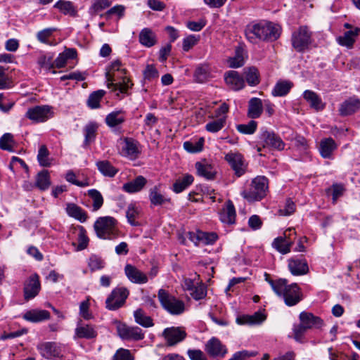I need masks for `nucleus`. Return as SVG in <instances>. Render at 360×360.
Listing matches in <instances>:
<instances>
[{
  "mask_svg": "<svg viewBox=\"0 0 360 360\" xmlns=\"http://www.w3.org/2000/svg\"><path fill=\"white\" fill-rule=\"evenodd\" d=\"M206 352L213 358L224 357L227 353L226 347L217 338H212L205 346Z\"/></svg>",
  "mask_w": 360,
  "mask_h": 360,
  "instance_id": "obj_17",
  "label": "nucleus"
},
{
  "mask_svg": "<svg viewBox=\"0 0 360 360\" xmlns=\"http://www.w3.org/2000/svg\"><path fill=\"white\" fill-rule=\"evenodd\" d=\"M224 79L226 84L234 91H239L245 86L244 78L237 71H229L225 74Z\"/></svg>",
  "mask_w": 360,
  "mask_h": 360,
  "instance_id": "obj_21",
  "label": "nucleus"
},
{
  "mask_svg": "<svg viewBox=\"0 0 360 360\" xmlns=\"http://www.w3.org/2000/svg\"><path fill=\"white\" fill-rule=\"evenodd\" d=\"M96 165L98 171L105 176L114 177L118 172V169L108 160L98 161Z\"/></svg>",
  "mask_w": 360,
  "mask_h": 360,
  "instance_id": "obj_41",
  "label": "nucleus"
},
{
  "mask_svg": "<svg viewBox=\"0 0 360 360\" xmlns=\"http://www.w3.org/2000/svg\"><path fill=\"white\" fill-rule=\"evenodd\" d=\"M257 123L251 120L248 124H240L236 126L237 130L244 134H252L257 129Z\"/></svg>",
  "mask_w": 360,
  "mask_h": 360,
  "instance_id": "obj_55",
  "label": "nucleus"
},
{
  "mask_svg": "<svg viewBox=\"0 0 360 360\" xmlns=\"http://www.w3.org/2000/svg\"><path fill=\"white\" fill-rule=\"evenodd\" d=\"M204 139L200 138L198 141H186L184 143V148L189 153H198L200 152L203 148Z\"/></svg>",
  "mask_w": 360,
  "mask_h": 360,
  "instance_id": "obj_51",
  "label": "nucleus"
},
{
  "mask_svg": "<svg viewBox=\"0 0 360 360\" xmlns=\"http://www.w3.org/2000/svg\"><path fill=\"white\" fill-rule=\"evenodd\" d=\"M195 167L197 170V174L200 176L204 177L207 180L214 179L217 172L210 164L197 162Z\"/></svg>",
  "mask_w": 360,
  "mask_h": 360,
  "instance_id": "obj_33",
  "label": "nucleus"
},
{
  "mask_svg": "<svg viewBox=\"0 0 360 360\" xmlns=\"http://www.w3.org/2000/svg\"><path fill=\"white\" fill-rule=\"evenodd\" d=\"M40 354L46 359H62L63 347L55 342L39 343L37 347Z\"/></svg>",
  "mask_w": 360,
  "mask_h": 360,
  "instance_id": "obj_11",
  "label": "nucleus"
},
{
  "mask_svg": "<svg viewBox=\"0 0 360 360\" xmlns=\"http://www.w3.org/2000/svg\"><path fill=\"white\" fill-rule=\"evenodd\" d=\"M88 266L91 272L101 270L104 268L105 262L101 257L96 255H92L89 258Z\"/></svg>",
  "mask_w": 360,
  "mask_h": 360,
  "instance_id": "obj_53",
  "label": "nucleus"
},
{
  "mask_svg": "<svg viewBox=\"0 0 360 360\" xmlns=\"http://www.w3.org/2000/svg\"><path fill=\"white\" fill-rule=\"evenodd\" d=\"M194 178L191 174H186L182 178L177 179L172 186V191L176 193H179L186 189L193 184Z\"/></svg>",
  "mask_w": 360,
  "mask_h": 360,
  "instance_id": "obj_36",
  "label": "nucleus"
},
{
  "mask_svg": "<svg viewBox=\"0 0 360 360\" xmlns=\"http://www.w3.org/2000/svg\"><path fill=\"white\" fill-rule=\"evenodd\" d=\"M269 180L264 176L253 179L250 188L242 193L243 197L249 202L259 201L264 198L268 191Z\"/></svg>",
  "mask_w": 360,
  "mask_h": 360,
  "instance_id": "obj_7",
  "label": "nucleus"
},
{
  "mask_svg": "<svg viewBox=\"0 0 360 360\" xmlns=\"http://www.w3.org/2000/svg\"><path fill=\"white\" fill-rule=\"evenodd\" d=\"M200 40L199 36L191 34L183 39L182 49L184 51H188L193 46H194Z\"/></svg>",
  "mask_w": 360,
  "mask_h": 360,
  "instance_id": "obj_59",
  "label": "nucleus"
},
{
  "mask_svg": "<svg viewBox=\"0 0 360 360\" xmlns=\"http://www.w3.org/2000/svg\"><path fill=\"white\" fill-rule=\"evenodd\" d=\"M224 158L237 176L240 177L245 173L246 165L243 156L240 153L231 152L227 153Z\"/></svg>",
  "mask_w": 360,
  "mask_h": 360,
  "instance_id": "obj_16",
  "label": "nucleus"
},
{
  "mask_svg": "<svg viewBox=\"0 0 360 360\" xmlns=\"http://www.w3.org/2000/svg\"><path fill=\"white\" fill-rule=\"evenodd\" d=\"M303 97L309 103L312 108H314L316 110L323 109L324 105L322 103L321 98L314 91L306 90L303 93Z\"/></svg>",
  "mask_w": 360,
  "mask_h": 360,
  "instance_id": "obj_37",
  "label": "nucleus"
},
{
  "mask_svg": "<svg viewBox=\"0 0 360 360\" xmlns=\"http://www.w3.org/2000/svg\"><path fill=\"white\" fill-rule=\"evenodd\" d=\"M15 144L13 135L11 133H5L0 138V148L6 151H13V147Z\"/></svg>",
  "mask_w": 360,
  "mask_h": 360,
  "instance_id": "obj_47",
  "label": "nucleus"
},
{
  "mask_svg": "<svg viewBox=\"0 0 360 360\" xmlns=\"http://www.w3.org/2000/svg\"><path fill=\"white\" fill-rule=\"evenodd\" d=\"M119 336L126 340H141L144 338V333L138 326H129L124 323H119L117 326Z\"/></svg>",
  "mask_w": 360,
  "mask_h": 360,
  "instance_id": "obj_13",
  "label": "nucleus"
},
{
  "mask_svg": "<svg viewBox=\"0 0 360 360\" xmlns=\"http://www.w3.org/2000/svg\"><path fill=\"white\" fill-rule=\"evenodd\" d=\"M127 278L134 283H146L148 281L147 276L131 264H127L124 267Z\"/></svg>",
  "mask_w": 360,
  "mask_h": 360,
  "instance_id": "obj_23",
  "label": "nucleus"
},
{
  "mask_svg": "<svg viewBox=\"0 0 360 360\" xmlns=\"http://www.w3.org/2000/svg\"><path fill=\"white\" fill-rule=\"evenodd\" d=\"M49 152L45 145H41L39 149L37 160L42 167H47L51 165V160L49 158Z\"/></svg>",
  "mask_w": 360,
  "mask_h": 360,
  "instance_id": "obj_48",
  "label": "nucleus"
},
{
  "mask_svg": "<svg viewBox=\"0 0 360 360\" xmlns=\"http://www.w3.org/2000/svg\"><path fill=\"white\" fill-rule=\"evenodd\" d=\"M65 210L70 217L75 218L82 223L85 222L88 218L86 212L75 203H68Z\"/></svg>",
  "mask_w": 360,
  "mask_h": 360,
  "instance_id": "obj_30",
  "label": "nucleus"
},
{
  "mask_svg": "<svg viewBox=\"0 0 360 360\" xmlns=\"http://www.w3.org/2000/svg\"><path fill=\"white\" fill-rule=\"evenodd\" d=\"M126 112L124 110H116L105 117V123L110 127H115L125 121Z\"/></svg>",
  "mask_w": 360,
  "mask_h": 360,
  "instance_id": "obj_35",
  "label": "nucleus"
},
{
  "mask_svg": "<svg viewBox=\"0 0 360 360\" xmlns=\"http://www.w3.org/2000/svg\"><path fill=\"white\" fill-rule=\"evenodd\" d=\"M149 200L150 204L153 206L162 205L170 199L163 195L160 190V186H155L149 190Z\"/></svg>",
  "mask_w": 360,
  "mask_h": 360,
  "instance_id": "obj_34",
  "label": "nucleus"
},
{
  "mask_svg": "<svg viewBox=\"0 0 360 360\" xmlns=\"http://www.w3.org/2000/svg\"><path fill=\"white\" fill-rule=\"evenodd\" d=\"M226 123V117H220L206 124L205 129L212 133H216L223 129Z\"/></svg>",
  "mask_w": 360,
  "mask_h": 360,
  "instance_id": "obj_52",
  "label": "nucleus"
},
{
  "mask_svg": "<svg viewBox=\"0 0 360 360\" xmlns=\"http://www.w3.org/2000/svg\"><path fill=\"white\" fill-rule=\"evenodd\" d=\"M121 66L120 60L117 59L111 63L105 72L108 88L111 89L113 91H117L116 96L120 99L122 98L120 97L121 94L129 95L128 91L134 85L131 79L126 75L127 70L121 68Z\"/></svg>",
  "mask_w": 360,
  "mask_h": 360,
  "instance_id": "obj_1",
  "label": "nucleus"
},
{
  "mask_svg": "<svg viewBox=\"0 0 360 360\" xmlns=\"http://www.w3.org/2000/svg\"><path fill=\"white\" fill-rule=\"evenodd\" d=\"M359 32V29L357 28L355 30L345 32L343 36L338 38V43L342 46L349 48L352 47L355 41L354 37L358 35Z\"/></svg>",
  "mask_w": 360,
  "mask_h": 360,
  "instance_id": "obj_45",
  "label": "nucleus"
},
{
  "mask_svg": "<svg viewBox=\"0 0 360 360\" xmlns=\"http://www.w3.org/2000/svg\"><path fill=\"white\" fill-rule=\"evenodd\" d=\"M219 219L224 224H233L236 221V210L233 202L228 200L219 211Z\"/></svg>",
  "mask_w": 360,
  "mask_h": 360,
  "instance_id": "obj_22",
  "label": "nucleus"
},
{
  "mask_svg": "<svg viewBox=\"0 0 360 360\" xmlns=\"http://www.w3.org/2000/svg\"><path fill=\"white\" fill-rule=\"evenodd\" d=\"M245 80L248 85L255 86L260 82V75L257 68L252 66L245 68L243 70Z\"/></svg>",
  "mask_w": 360,
  "mask_h": 360,
  "instance_id": "obj_39",
  "label": "nucleus"
},
{
  "mask_svg": "<svg viewBox=\"0 0 360 360\" xmlns=\"http://www.w3.org/2000/svg\"><path fill=\"white\" fill-rule=\"evenodd\" d=\"M338 148V144L331 137L324 138L319 142V151L325 159H333V154Z\"/></svg>",
  "mask_w": 360,
  "mask_h": 360,
  "instance_id": "obj_18",
  "label": "nucleus"
},
{
  "mask_svg": "<svg viewBox=\"0 0 360 360\" xmlns=\"http://www.w3.org/2000/svg\"><path fill=\"white\" fill-rule=\"evenodd\" d=\"M97 335V331L92 325L84 324L82 320L78 321L75 331V338L91 340L95 338Z\"/></svg>",
  "mask_w": 360,
  "mask_h": 360,
  "instance_id": "obj_20",
  "label": "nucleus"
},
{
  "mask_svg": "<svg viewBox=\"0 0 360 360\" xmlns=\"http://www.w3.org/2000/svg\"><path fill=\"white\" fill-rule=\"evenodd\" d=\"M139 153L138 142L133 139L125 138L122 148V155L129 157L131 159H136L138 158Z\"/></svg>",
  "mask_w": 360,
  "mask_h": 360,
  "instance_id": "obj_24",
  "label": "nucleus"
},
{
  "mask_svg": "<svg viewBox=\"0 0 360 360\" xmlns=\"http://www.w3.org/2000/svg\"><path fill=\"white\" fill-rule=\"evenodd\" d=\"M263 111L262 101L259 98H252L248 102V115L252 119L260 117Z\"/></svg>",
  "mask_w": 360,
  "mask_h": 360,
  "instance_id": "obj_31",
  "label": "nucleus"
},
{
  "mask_svg": "<svg viewBox=\"0 0 360 360\" xmlns=\"http://www.w3.org/2000/svg\"><path fill=\"white\" fill-rule=\"evenodd\" d=\"M159 76L158 71L153 65H147L144 71L143 77L146 80H152L158 78Z\"/></svg>",
  "mask_w": 360,
  "mask_h": 360,
  "instance_id": "obj_63",
  "label": "nucleus"
},
{
  "mask_svg": "<svg viewBox=\"0 0 360 360\" xmlns=\"http://www.w3.org/2000/svg\"><path fill=\"white\" fill-rule=\"evenodd\" d=\"M258 146L257 150L261 152L262 148H268L274 150H283L285 148V143L273 130H268L266 128L260 129L258 136Z\"/></svg>",
  "mask_w": 360,
  "mask_h": 360,
  "instance_id": "obj_6",
  "label": "nucleus"
},
{
  "mask_svg": "<svg viewBox=\"0 0 360 360\" xmlns=\"http://www.w3.org/2000/svg\"><path fill=\"white\" fill-rule=\"evenodd\" d=\"M135 321L136 323L145 328H149L154 325L153 319L147 316L141 309H136L134 313Z\"/></svg>",
  "mask_w": 360,
  "mask_h": 360,
  "instance_id": "obj_42",
  "label": "nucleus"
},
{
  "mask_svg": "<svg viewBox=\"0 0 360 360\" xmlns=\"http://www.w3.org/2000/svg\"><path fill=\"white\" fill-rule=\"evenodd\" d=\"M134 356L128 349H120L114 354L112 360H134Z\"/></svg>",
  "mask_w": 360,
  "mask_h": 360,
  "instance_id": "obj_64",
  "label": "nucleus"
},
{
  "mask_svg": "<svg viewBox=\"0 0 360 360\" xmlns=\"http://www.w3.org/2000/svg\"><path fill=\"white\" fill-rule=\"evenodd\" d=\"M245 34L252 44H256L257 40L275 41L280 37L281 27L268 21L252 22L245 27Z\"/></svg>",
  "mask_w": 360,
  "mask_h": 360,
  "instance_id": "obj_2",
  "label": "nucleus"
},
{
  "mask_svg": "<svg viewBox=\"0 0 360 360\" xmlns=\"http://www.w3.org/2000/svg\"><path fill=\"white\" fill-rule=\"evenodd\" d=\"M89 300L82 302L79 305V314L85 320H89L93 317L91 312L89 311Z\"/></svg>",
  "mask_w": 360,
  "mask_h": 360,
  "instance_id": "obj_61",
  "label": "nucleus"
},
{
  "mask_svg": "<svg viewBox=\"0 0 360 360\" xmlns=\"http://www.w3.org/2000/svg\"><path fill=\"white\" fill-rule=\"evenodd\" d=\"M147 184V179L139 175L134 180L123 184L122 189L129 193H134L141 191Z\"/></svg>",
  "mask_w": 360,
  "mask_h": 360,
  "instance_id": "obj_26",
  "label": "nucleus"
},
{
  "mask_svg": "<svg viewBox=\"0 0 360 360\" xmlns=\"http://www.w3.org/2000/svg\"><path fill=\"white\" fill-rule=\"evenodd\" d=\"M53 115L52 108L49 105H37L29 108L26 117L36 122H44Z\"/></svg>",
  "mask_w": 360,
  "mask_h": 360,
  "instance_id": "obj_14",
  "label": "nucleus"
},
{
  "mask_svg": "<svg viewBox=\"0 0 360 360\" xmlns=\"http://www.w3.org/2000/svg\"><path fill=\"white\" fill-rule=\"evenodd\" d=\"M311 34L307 27L301 26L292 34V46L297 52H303L310 45L311 42Z\"/></svg>",
  "mask_w": 360,
  "mask_h": 360,
  "instance_id": "obj_9",
  "label": "nucleus"
},
{
  "mask_svg": "<svg viewBox=\"0 0 360 360\" xmlns=\"http://www.w3.org/2000/svg\"><path fill=\"white\" fill-rule=\"evenodd\" d=\"M41 284L37 274L31 275L24 283V299L28 301L35 297L39 292Z\"/></svg>",
  "mask_w": 360,
  "mask_h": 360,
  "instance_id": "obj_15",
  "label": "nucleus"
},
{
  "mask_svg": "<svg viewBox=\"0 0 360 360\" xmlns=\"http://www.w3.org/2000/svg\"><path fill=\"white\" fill-rule=\"evenodd\" d=\"M292 86L293 84L290 81H278L272 89L271 94L274 96H284L289 93Z\"/></svg>",
  "mask_w": 360,
  "mask_h": 360,
  "instance_id": "obj_40",
  "label": "nucleus"
},
{
  "mask_svg": "<svg viewBox=\"0 0 360 360\" xmlns=\"http://www.w3.org/2000/svg\"><path fill=\"white\" fill-rule=\"evenodd\" d=\"M125 8L122 5H116L109 9L107 12L101 16L105 19H109L112 15H116L119 18H122L124 14Z\"/></svg>",
  "mask_w": 360,
  "mask_h": 360,
  "instance_id": "obj_57",
  "label": "nucleus"
},
{
  "mask_svg": "<svg viewBox=\"0 0 360 360\" xmlns=\"http://www.w3.org/2000/svg\"><path fill=\"white\" fill-rule=\"evenodd\" d=\"M54 7L58 8L64 15L74 16L77 13L73 4L69 1L59 0L55 4Z\"/></svg>",
  "mask_w": 360,
  "mask_h": 360,
  "instance_id": "obj_44",
  "label": "nucleus"
},
{
  "mask_svg": "<svg viewBox=\"0 0 360 360\" xmlns=\"http://www.w3.org/2000/svg\"><path fill=\"white\" fill-rule=\"evenodd\" d=\"M257 352L242 350L233 354V356L229 360H247L248 358L257 355Z\"/></svg>",
  "mask_w": 360,
  "mask_h": 360,
  "instance_id": "obj_60",
  "label": "nucleus"
},
{
  "mask_svg": "<svg viewBox=\"0 0 360 360\" xmlns=\"http://www.w3.org/2000/svg\"><path fill=\"white\" fill-rule=\"evenodd\" d=\"M162 337L166 341V345L173 347L184 341L187 333L183 327H169L166 328L162 332Z\"/></svg>",
  "mask_w": 360,
  "mask_h": 360,
  "instance_id": "obj_12",
  "label": "nucleus"
},
{
  "mask_svg": "<svg viewBox=\"0 0 360 360\" xmlns=\"http://www.w3.org/2000/svg\"><path fill=\"white\" fill-rule=\"evenodd\" d=\"M265 319L264 316L260 312H255L252 315H242L236 318V323L239 325H255L261 323Z\"/></svg>",
  "mask_w": 360,
  "mask_h": 360,
  "instance_id": "obj_32",
  "label": "nucleus"
},
{
  "mask_svg": "<svg viewBox=\"0 0 360 360\" xmlns=\"http://www.w3.org/2000/svg\"><path fill=\"white\" fill-rule=\"evenodd\" d=\"M88 195L93 200V211L98 210L103 204V198L101 193L96 189H90L88 191Z\"/></svg>",
  "mask_w": 360,
  "mask_h": 360,
  "instance_id": "obj_50",
  "label": "nucleus"
},
{
  "mask_svg": "<svg viewBox=\"0 0 360 360\" xmlns=\"http://www.w3.org/2000/svg\"><path fill=\"white\" fill-rule=\"evenodd\" d=\"M292 229H289L284 233V237L280 236L274 239L272 246L282 254H287L290 251V247L292 242L288 240L286 237L287 231H291Z\"/></svg>",
  "mask_w": 360,
  "mask_h": 360,
  "instance_id": "obj_29",
  "label": "nucleus"
},
{
  "mask_svg": "<svg viewBox=\"0 0 360 360\" xmlns=\"http://www.w3.org/2000/svg\"><path fill=\"white\" fill-rule=\"evenodd\" d=\"M360 109V99L356 97H350L343 101L339 108V114L341 116H349Z\"/></svg>",
  "mask_w": 360,
  "mask_h": 360,
  "instance_id": "obj_19",
  "label": "nucleus"
},
{
  "mask_svg": "<svg viewBox=\"0 0 360 360\" xmlns=\"http://www.w3.org/2000/svg\"><path fill=\"white\" fill-rule=\"evenodd\" d=\"M229 67L233 68H240L244 65V58L241 49L237 48L236 49L235 56L229 59Z\"/></svg>",
  "mask_w": 360,
  "mask_h": 360,
  "instance_id": "obj_54",
  "label": "nucleus"
},
{
  "mask_svg": "<svg viewBox=\"0 0 360 360\" xmlns=\"http://www.w3.org/2000/svg\"><path fill=\"white\" fill-rule=\"evenodd\" d=\"M139 214V212L136 209L134 208V206L130 205L128 207L127 210L126 212V217L127 219V221L134 226H139V222L135 221L136 217Z\"/></svg>",
  "mask_w": 360,
  "mask_h": 360,
  "instance_id": "obj_62",
  "label": "nucleus"
},
{
  "mask_svg": "<svg viewBox=\"0 0 360 360\" xmlns=\"http://www.w3.org/2000/svg\"><path fill=\"white\" fill-rule=\"evenodd\" d=\"M98 130V124L96 122H90L87 123L83 129L84 135V140L83 142V147L87 148L91 143H93L96 136Z\"/></svg>",
  "mask_w": 360,
  "mask_h": 360,
  "instance_id": "obj_27",
  "label": "nucleus"
},
{
  "mask_svg": "<svg viewBox=\"0 0 360 360\" xmlns=\"http://www.w3.org/2000/svg\"><path fill=\"white\" fill-rule=\"evenodd\" d=\"M200 240H201V245H207L214 244L218 239V236L216 233L211 232H200Z\"/></svg>",
  "mask_w": 360,
  "mask_h": 360,
  "instance_id": "obj_56",
  "label": "nucleus"
},
{
  "mask_svg": "<svg viewBox=\"0 0 360 360\" xmlns=\"http://www.w3.org/2000/svg\"><path fill=\"white\" fill-rule=\"evenodd\" d=\"M158 297L162 307L172 315H179L185 311V304L183 301L171 295L164 289H160Z\"/></svg>",
  "mask_w": 360,
  "mask_h": 360,
  "instance_id": "obj_8",
  "label": "nucleus"
},
{
  "mask_svg": "<svg viewBox=\"0 0 360 360\" xmlns=\"http://www.w3.org/2000/svg\"><path fill=\"white\" fill-rule=\"evenodd\" d=\"M35 184L36 186L41 191H45L49 188L51 181L49 173L47 170H42L37 174Z\"/></svg>",
  "mask_w": 360,
  "mask_h": 360,
  "instance_id": "obj_46",
  "label": "nucleus"
},
{
  "mask_svg": "<svg viewBox=\"0 0 360 360\" xmlns=\"http://www.w3.org/2000/svg\"><path fill=\"white\" fill-rule=\"evenodd\" d=\"M129 290L124 287L114 288L105 300V307L111 311H115L122 307L128 297Z\"/></svg>",
  "mask_w": 360,
  "mask_h": 360,
  "instance_id": "obj_10",
  "label": "nucleus"
},
{
  "mask_svg": "<svg viewBox=\"0 0 360 360\" xmlns=\"http://www.w3.org/2000/svg\"><path fill=\"white\" fill-rule=\"evenodd\" d=\"M288 268L292 275H304L309 271L307 262L305 259H290L288 261Z\"/></svg>",
  "mask_w": 360,
  "mask_h": 360,
  "instance_id": "obj_25",
  "label": "nucleus"
},
{
  "mask_svg": "<svg viewBox=\"0 0 360 360\" xmlns=\"http://www.w3.org/2000/svg\"><path fill=\"white\" fill-rule=\"evenodd\" d=\"M139 42L146 47H152L157 43V36L150 28H143L139 33Z\"/></svg>",
  "mask_w": 360,
  "mask_h": 360,
  "instance_id": "obj_28",
  "label": "nucleus"
},
{
  "mask_svg": "<svg viewBox=\"0 0 360 360\" xmlns=\"http://www.w3.org/2000/svg\"><path fill=\"white\" fill-rule=\"evenodd\" d=\"M89 238L86 236V231L84 227L81 226L78 234V245L77 250H83L86 249L89 244Z\"/></svg>",
  "mask_w": 360,
  "mask_h": 360,
  "instance_id": "obj_58",
  "label": "nucleus"
},
{
  "mask_svg": "<svg viewBox=\"0 0 360 360\" xmlns=\"http://www.w3.org/2000/svg\"><path fill=\"white\" fill-rule=\"evenodd\" d=\"M265 281L271 285L274 292L282 297L288 307L295 306L302 300V292L297 283L288 284L285 278L273 280L268 274H265Z\"/></svg>",
  "mask_w": 360,
  "mask_h": 360,
  "instance_id": "obj_3",
  "label": "nucleus"
},
{
  "mask_svg": "<svg viewBox=\"0 0 360 360\" xmlns=\"http://www.w3.org/2000/svg\"><path fill=\"white\" fill-rule=\"evenodd\" d=\"M23 318L31 322H39L49 319L50 313L46 310H30L23 315Z\"/></svg>",
  "mask_w": 360,
  "mask_h": 360,
  "instance_id": "obj_38",
  "label": "nucleus"
},
{
  "mask_svg": "<svg viewBox=\"0 0 360 360\" xmlns=\"http://www.w3.org/2000/svg\"><path fill=\"white\" fill-rule=\"evenodd\" d=\"M117 223V220L110 216L98 217L94 224L96 236L103 240L117 238L120 234Z\"/></svg>",
  "mask_w": 360,
  "mask_h": 360,
  "instance_id": "obj_5",
  "label": "nucleus"
},
{
  "mask_svg": "<svg viewBox=\"0 0 360 360\" xmlns=\"http://www.w3.org/2000/svg\"><path fill=\"white\" fill-rule=\"evenodd\" d=\"M194 77L198 82L203 83L210 77V68L209 65L204 64L196 68Z\"/></svg>",
  "mask_w": 360,
  "mask_h": 360,
  "instance_id": "obj_43",
  "label": "nucleus"
},
{
  "mask_svg": "<svg viewBox=\"0 0 360 360\" xmlns=\"http://www.w3.org/2000/svg\"><path fill=\"white\" fill-rule=\"evenodd\" d=\"M105 91L98 90L93 92L89 96L87 105L91 109H96L100 107V101L105 94Z\"/></svg>",
  "mask_w": 360,
  "mask_h": 360,
  "instance_id": "obj_49",
  "label": "nucleus"
},
{
  "mask_svg": "<svg viewBox=\"0 0 360 360\" xmlns=\"http://www.w3.org/2000/svg\"><path fill=\"white\" fill-rule=\"evenodd\" d=\"M300 323L294 324L292 328L293 338L300 343H304L305 333L309 330L320 329L323 326L324 322L319 316L311 312L302 311L299 315Z\"/></svg>",
  "mask_w": 360,
  "mask_h": 360,
  "instance_id": "obj_4",
  "label": "nucleus"
}]
</instances>
